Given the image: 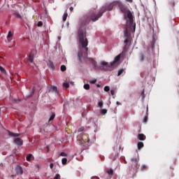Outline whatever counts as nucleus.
Masks as SVG:
<instances>
[{
    "instance_id": "cd10ccee",
    "label": "nucleus",
    "mask_w": 179,
    "mask_h": 179,
    "mask_svg": "<svg viewBox=\"0 0 179 179\" xmlns=\"http://www.w3.org/2000/svg\"><path fill=\"white\" fill-rule=\"evenodd\" d=\"M61 178V176L59 175V173H57L55 175V176L54 177V179H60Z\"/></svg>"
},
{
    "instance_id": "f8f14e48",
    "label": "nucleus",
    "mask_w": 179,
    "mask_h": 179,
    "mask_svg": "<svg viewBox=\"0 0 179 179\" xmlns=\"http://www.w3.org/2000/svg\"><path fill=\"white\" fill-rule=\"evenodd\" d=\"M28 61H29V62H31V63H32L34 61V54H31L29 55Z\"/></svg>"
},
{
    "instance_id": "0eeeda50",
    "label": "nucleus",
    "mask_w": 179,
    "mask_h": 179,
    "mask_svg": "<svg viewBox=\"0 0 179 179\" xmlns=\"http://www.w3.org/2000/svg\"><path fill=\"white\" fill-rule=\"evenodd\" d=\"M14 143H15V145H17L18 146H22V145H23V141H22V139L16 138L14 140Z\"/></svg>"
},
{
    "instance_id": "4be33fe9",
    "label": "nucleus",
    "mask_w": 179,
    "mask_h": 179,
    "mask_svg": "<svg viewBox=\"0 0 179 179\" xmlns=\"http://www.w3.org/2000/svg\"><path fill=\"white\" fill-rule=\"evenodd\" d=\"M31 154H29L27 156V162H30V160H31Z\"/></svg>"
},
{
    "instance_id": "4468645a",
    "label": "nucleus",
    "mask_w": 179,
    "mask_h": 179,
    "mask_svg": "<svg viewBox=\"0 0 179 179\" xmlns=\"http://www.w3.org/2000/svg\"><path fill=\"white\" fill-rule=\"evenodd\" d=\"M97 104H98V107L100 109H101V108H103V106H104V102H103V100H101V101H98Z\"/></svg>"
},
{
    "instance_id": "b1692460",
    "label": "nucleus",
    "mask_w": 179,
    "mask_h": 179,
    "mask_svg": "<svg viewBox=\"0 0 179 179\" xmlns=\"http://www.w3.org/2000/svg\"><path fill=\"white\" fill-rule=\"evenodd\" d=\"M66 162H68V159L66 158H63L62 159V164H66Z\"/></svg>"
},
{
    "instance_id": "c756f323",
    "label": "nucleus",
    "mask_w": 179,
    "mask_h": 179,
    "mask_svg": "<svg viewBox=\"0 0 179 179\" xmlns=\"http://www.w3.org/2000/svg\"><path fill=\"white\" fill-rule=\"evenodd\" d=\"M107 173L109 174V176H113V169L108 170Z\"/></svg>"
},
{
    "instance_id": "9b49d317",
    "label": "nucleus",
    "mask_w": 179,
    "mask_h": 179,
    "mask_svg": "<svg viewBox=\"0 0 179 179\" xmlns=\"http://www.w3.org/2000/svg\"><path fill=\"white\" fill-rule=\"evenodd\" d=\"M104 12V10H103V12L101 13H99L97 16H96V17H92V22H96V20H99V17H100L101 16V15H103V13Z\"/></svg>"
},
{
    "instance_id": "ea45409f",
    "label": "nucleus",
    "mask_w": 179,
    "mask_h": 179,
    "mask_svg": "<svg viewBox=\"0 0 179 179\" xmlns=\"http://www.w3.org/2000/svg\"><path fill=\"white\" fill-rule=\"evenodd\" d=\"M116 104H117V106H121V103H120V101H117V102H116Z\"/></svg>"
},
{
    "instance_id": "473e14b6",
    "label": "nucleus",
    "mask_w": 179,
    "mask_h": 179,
    "mask_svg": "<svg viewBox=\"0 0 179 179\" xmlns=\"http://www.w3.org/2000/svg\"><path fill=\"white\" fill-rule=\"evenodd\" d=\"M10 136H19L18 134L10 133Z\"/></svg>"
},
{
    "instance_id": "39448f33",
    "label": "nucleus",
    "mask_w": 179,
    "mask_h": 179,
    "mask_svg": "<svg viewBox=\"0 0 179 179\" xmlns=\"http://www.w3.org/2000/svg\"><path fill=\"white\" fill-rule=\"evenodd\" d=\"M99 66L100 68H103V69H104V68H108V62L102 60L99 62Z\"/></svg>"
},
{
    "instance_id": "2f4dec72",
    "label": "nucleus",
    "mask_w": 179,
    "mask_h": 179,
    "mask_svg": "<svg viewBox=\"0 0 179 179\" xmlns=\"http://www.w3.org/2000/svg\"><path fill=\"white\" fill-rule=\"evenodd\" d=\"M145 169H147L146 165H142L141 168V170L143 171V170H145Z\"/></svg>"
},
{
    "instance_id": "de8ad7c7",
    "label": "nucleus",
    "mask_w": 179,
    "mask_h": 179,
    "mask_svg": "<svg viewBox=\"0 0 179 179\" xmlns=\"http://www.w3.org/2000/svg\"><path fill=\"white\" fill-rule=\"evenodd\" d=\"M18 17H20V15H18Z\"/></svg>"
},
{
    "instance_id": "c03bdc74",
    "label": "nucleus",
    "mask_w": 179,
    "mask_h": 179,
    "mask_svg": "<svg viewBox=\"0 0 179 179\" xmlns=\"http://www.w3.org/2000/svg\"><path fill=\"white\" fill-rule=\"evenodd\" d=\"M127 2H132V0H127Z\"/></svg>"
},
{
    "instance_id": "8fccbe9b",
    "label": "nucleus",
    "mask_w": 179,
    "mask_h": 179,
    "mask_svg": "<svg viewBox=\"0 0 179 179\" xmlns=\"http://www.w3.org/2000/svg\"><path fill=\"white\" fill-rule=\"evenodd\" d=\"M136 167H138V165H136Z\"/></svg>"
},
{
    "instance_id": "72a5a7b5",
    "label": "nucleus",
    "mask_w": 179,
    "mask_h": 179,
    "mask_svg": "<svg viewBox=\"0 0 179 179\" xmlns=\"http://www.w3.org/2000/svg\"><path fill=\"white\" fill-rule=\"evenodd\" d=\"M0 71L1 72H2L3 73H5V69L2 66H0Z\"/></svg>"
},
{
    "instance_id": "c85d7f7f",
    "label": "nucleus",
    "mask_w": 179,
    "mask_h": 179,
    "mask_svg": "<svg viewBox=\"0 0 179 179\" xmlns=\"http://www.w3.org/2000/svg\"><path fill=\"white\" fill-rule=\"evenodd\" d=\"M63 86H64V87H66V89H68V87H69V83H64L63 84Z\"/></svg>"
},
{
    "instance_id": "79ce46f5",
    "label": "nucleus",
    "mask_w": 179,
    "mask_h": 179,
    "mask_svg": "<svg viewBox=\"0 0 179 179\" xmlns=\"http://www.w3.org/2000/svg\"><path fill=\"white\" fill-rule=\"evenodd\" d=\"M36 169H40V166L38 164L36 165Z\"/></svg>"
},
{
    "instance_id": "09e8293b",
    "label": "nucleus",
    "mask_w": 179,
    "mask_h": 179,
    "mask_svg": "<svg viewBox=\"0 0 179 179\" xmlns=\"http://www.w3.org/2000/svg\"><path fill=\"white\" fill-rule=\"evenodd\" d=\"M142 94H143V92H142Z\"/></svg>"
},
{
    "instance_id": "aec40b11",
    "label": "nucleus",
    "mask_w": 179,
    "mask_h": 179,
    "mask_svg": "<svg viewBox=\"0 0 179 179\" xmlns=\"http://www.w3.org/2000/svg\"><path fill=\"white\" fill-rule=\"evenodd\" d=\"M124 72V69H121L118 71L117 72V76H120L121 75H122V73Z\"/></svg>"
},
{
    "instance_id": "412c9836",
    "label": "nucleus",
    "mask_w": 179,
    "mask_h": 179,
    "mask_svg": "<svg viewBox=\"0 0 179 179\" xmlns=\"http://www.w3.org/2000/svg\"><path fill=\"white\" fill-rule=\"evenodd\" d=\"M51 90H52V92H55V93H58V92L57 90V87H55V86H52Z\"/></svg>"
},
{
    "instance_id": "a19ab883",
    "label": "nucleus",
    "mask_w": 179,
    "mask_h": 179,
    "mask_svg": "<svg viewBox=\"0 0 179 179\" xmlns=\"http://www.w3.org/2000/svg\"><path fill=\"white\" fill-rule=\"evenodd\" d=\"M131 160H132V162H134L135 163L137 162L136 159H131Z\"/></svg>"
},
{
    "instance_id": "f03ea898",
    "label": "nucleus",
    "mask_w": 179,
    "mask_h": 179,
    "mask_svg": "<svg viewBox=\"0 0 179 179\" xmlns=\"http://www.w3.org/2000/svg\"><path fill=\"white\" fill-rule=\"evenodd\" d=\"M120 8L121 12L123 13L124 20L129 25L128 28L124 32V37H128V33H129V31L131 33H135L136 24L134 23V17L132 16V13L126 8L125 6L120 5Z\"/></svg>"
},
{
    "instance_id": "2eb2a0df",
    "label": "nucleus",
    "mask_w": 179,
    "mask_h": 179,
    "mask_svg": "<svg viewBox=\"0 0 179 179\" xmlns=\"http://www.w3.org/2000/svg\"><path fill=\"white\" fill-rule=\"evenodd\" d=\"M138 139L140 141H145V139H146V136H144V134H138Z\"/></svg>"
},
{
    "instance_id": "6e6552de",
    "label": "nucleus",
    "mask_w": 179,
    "mask_h": 179,
    "mask_svg": "<svg viewBox=\"0 0 179 179\" xmlns=\"http://www.w3.org/2000/svg\"><path fill=\"white\" fill-rule=\"evenodd\" d=\"M15 171L17 174H20V176L23 174V169H22V166H17L15 169Z\"/></svg>"
},
{
    "instance_id": "f3484780",
    "label": "nucleus",
    "mask_w": 179,
    "mask_h": 179,
    "mask_svg": "<svg viewBox=\"0 0 179 179\" xmlns=\"http://www.w3.org/2000/svg\"><path fill=\"white\" fill-rule=\"evenodd\" d=\"M66 17H68V13L65 12L63 15V22L66 20Z\"/></svg>"
},
{
    "instance_id": "ddd939ff",
    "label": "nucleus",
    "mask_w": 179,
    "mask_h": 179,
    "mask_svg": "<svg viewBox=\"0 0 179 179\" xmlns=\"http://www.w3.org/2000/svg\"><path fill=\"white\" fill-rule=\"evenodd\" d=\"M47 64L48 66L50 68V69H54V64L51 62V60H48Z\"/></svg>"
},
{
    "instance_id": "4c0bfd02",
    "label": "nucleus",
    "mask_w": 179,
    "mask_h": 179,
    "mask_svg": "<svg viewBox=\"0 0 179 179\" xmlns=\"http://www.w3.org/2000/svg\"><path fill=\"white\" fill-rule=\"evenodd\" d=\"M115 92L114 90H110V94H112V96H114Z\"/></svg>"
},
{
    "instance_id": "a211bd4d",
    "label": "nucleus",
    "mask_w": 179,
    "mask_h": 179,
    "mask_svg": "<svg viewBox=\"0 0 179 179\" xmlns=\"http://www.w3.org/2000/svg\"><path fill=\"white\" fill-rule=\"evenodd\" d=\"M60 69L62 72H65V71H66V66L65 65H62Z\"/></svg>"
},
{
    "instance_id": "37998d69",
    "label": "nucleus",
    "mask_w": 179,
    "mask_h": 179,
    "mask_svg": "<svg viewBox=\"0 0 179 179\" xmlns=\"http://www.w3.org/2000/svg\"><path fill=\"white\" fill-rule=\"evenodd\" d=\"M69 9L71 11H72V10H73V7H70Z\"/></svg>"
},
{
    "instance_id": "5701e85b",
    "label": "nucleus",
    "mask_w": 179,
    "mask_h": 179,
    "mask_svg": "<svg viewBox=\"0 0 179 179\" xmlns=\"http://www.w3.org/2000/svg\"><path fill=\"white\" fill-rule=\"evenodd\" d=\"M96 82H97V79H92L90 80V83H91L92 85H94Z\"/></svg>"
},
{
    "instance_id": "a878e982",
    "label": "nucleus",
    "mask_w": 179,
    "mask_h": 179,
    "mask_svg": "<svg viewBox=\"0 0 179 179\" xmlns=\"http://www.w3.org/2000/svg\"><path fill=\"white\" fill-rule=\"evenodd\" d=\"M104 91L105 92H110V87L109 86H105L104 87Z\"/></svg>"
},
{
    "instance_id": "e433bc0d",
    "label": "nucleus",
    "mask_w": 179,
    "mask_h": 179,
    "mask_svg": "<svg viewBox=\"0 0 179 179\" xmlns=\"http://www.w3.org/2000/svg\"><path fill=\"white\" fill-rule=\"evenodd\" d=\"M143 122H145V123L148 122V117L145 116V117L143 118Z\"/></svg>"
},
{
    "instance_id": "f257e3e1",
    "label": "nucleus",
    "mask_w": 179,
    "mask_h": 179,
    "mask_svg": "<svg viewBox=\"0 0 179 179\" xmlns=\"http://www.w3.org/2000/svg\"><path fill=\"white\" fill-rule=\"evenodd\" d=\"M78 38L80 43V48L78 52V61L82 63V59H83V57H86V54H87V45L89 44L87 38H86V31L85 29L79 30Z\"/></svg>"
},
{
    "instance_id": "6ab92c4d",
    "label": "nucleus",
    "mask_w": 179,
    "mask_h": 179,
    "mask_svg": "<svg viewBox=\"0 0 179 179\" xmlns=\"http://www.w3.org/2000/svg\"><path fill=\"white\" fill-rule=\"evenodd\" d=\"M83 88L85 90H89V89H90V85L89 84H85V85H84Z\"/></svg>"
},
{
    "instance_id": "49530a36",
    "label": "nucleus",
    "mask_w": 179,
    "mask_h": 179,
    "mask_svg": "<svg viewBox=\"0 0 179 179\" xmlns=\"http://www.w3.org/2000/svg\"><path fill=\"white\" fill-rule=\"evenodd\" d=\"M98 87H100V85H97Z\"/></svg>"
},
{
    "instance_id": "dca6fc26",
    "label": "nucleus",
    "mask_w": 179,
    "mask_h": 179,
    "mask_svg": "<svg viewBox=\"0 0 179 179\" xmlns=\"http://www.w3.org/2000/svg\"><path fill=\"white\" fill-rule=\"evenodd\" d=\"M137 146L138 150L142 149V148H143V143L138 142Z\"/></svg>"
},
{
    "instance_id": "1a4fd4ad",
    "label": "nucleus",
    "mask_w": 179,
    "mask_h": 179,
    "mask_svg": "<svg viewBox=\"0 0 179 179\" xmlns=\"http://www.w3.org/2000/svg\"><path fill=\"white\" fill-rule=\"evenodd\" d=\"M107 113H108V110L106 108H102L99 109V115H106V114H107Z\"/></svg>"
},
{
    "instance_id": "393cba45",
    "label": "nucleus",
    "mask_w": 179,
    "mask_h": 179,
    "mask_svg": "<svg viewBox=\"0 0 179 179\" xmlns=\"http://www.w3.org/2000/svg\"><path fill=\"white\" fill-rule=\"evenodd\" d=\"M13 36V35L12 34V32L9 31L7 36V40H9V38H10V37H12Z\"/></svg>"
},
{
    "instance_id": "20e7f679",
    "label": "nucleus",
    "mask_w": 179,
    "mask_h": 179,
    "mask_svg": "<svg viewBox=\"0 0 179 179\" xmlns=\"http://www.w3.org/2000/svg\"><path fill=\"white\" fill-rule=\"evenodd\" d=\"M79 143L81 145V146H87L89 145V139L86 141V138H82L79 140Z\"/></svg>"
},
{
    "instance_id": "bb28decb",
    "label": "nucleus",
    "mask_w": 179,
    "mask_h": 179,
    "mask_svg": "<svg viewBox=\"0 0 179 179\" xmlns=\"http://www.w3.org/2000/svg\"><path fill=\"white\" fill-rule=\"evenodd\" d=\"M54 118H55V115L52 114L50 119H49V121H52V120H54Z\"/></svg>"
},
{
    "instance_id": "f704fd0d",
    "label": "nucleus",
    "mask_w": 179,
    "mask_h": 179,
    "mask_svg": "<svg viewBox=\"0 0 179 179\" xmlns=\"http://www.w3.org/2000/svg\"><path fill=\"white\" fill-rule=\"evenodd\" d=\"M85 130V128L84 127H80V129H78V132H82L83 131Z\"/></svg>"
},
{
    "instance_id": "a18cd8bd",
    "label": "nucleus",
    "mask_w": 179,
    "mask_h": 179,
    "mask_svg": "<svg viewBox=\"0 0 179 179\" xmlns=\"http://www.w3.org/2000/svg\"><path fill=\"white\" fill-rule=\"evenodd\" d=\"M124 43H128V39H126V40L124 41Z\"/></svg>"
},
{
    "instance_id": "7ed1b4c3",
    "label": "nucleus",
    "mask_w": 179,
    "mask_h": 179,
    "mask_svg": "<svg viewBox=\"0 0 179 179\" xmlns=\"http://www.w3.org/2000/svg\"><path fill=\"white\" fill-rule=\"evenodd\" d=\"M122 57V53L119 54L117 55L114 60L110 62V66H117V65H120V59H121V57Z\"/></svg>"
},
{
    "instance_id": "9d476101",
    "label": "nucleus",
    "mask_w": 179,
    "mask_h": 179,
    "mask_svg": "<svg viewBox=\"0 0 179 179\" xmlns=\"http://www.w3.org/2000/svg\"><path fill=\"white\" fill-rule=\"evenodd\" d=\"M116 3H118V2H113L110 4H109L107 7L106 9L108 10H111L113 9V8H114V5H116Z\"/></svg>"
},
{
    "instance_id": "c9c22d12",
    "label": "nucleus",
    "mask_w": 179,
    "mask_h": 179,
    "mask_svg": "<svg viewBox=\"0 0 179 179\" xmlns=\"http://www.w3.org/2000/svg\"><path fill=\"white\" fill-rule=\"evenodd\" d=\"M60 156H62V157H66V156H67V155H66V153H65V152H61L60 153Z\"/></svg>"
},
{
    "instance_id": "423d86ee",
    "label": "nucleus",
    "mask_w": 179,
    "mask_h": 179,
    "mask_svg": "<svg viewBox=\"0 0 179 179\" xmlns=\"http://www.w3.org/2000/svg\"><path fill=\"white\" fill-rule=\"evenodd\" d=\"M90 62L92 64V65L94 66V68L95 69H99V66L97 65V62H95L94 59L90 58L89 59Z\"/></svg>"
},
{
    "instance_id": "58836bf2",
    "label": "nucleus",
    "mask_w": 179,
    "mask_h": 179,
    "mask_svg": "<svg viewBox=\"0 0 179 179\" xmlns=\"http://www.w3.org/2000/svg\"><path fill=\"white\" fill-rule=\"evenodd\" d=\"M50 169H52V168L54 167V164H53V163H51V164H50Z\"/></svg>"
},
{
    "instance_id": "7c9ffc66",
    "label": "nucleus",
    "mask_w": 179,
    "mask_h": 179,
    "mask_svg": "<svg viewBox=\"0 0 179 179\" xmlns=\"http://www.w3.org/2000/svg\"><path fill=\"white\" fill-rule=\"evenodd\" d=\"M38 27H41V26H43V22L39 21L37 24Z\"/></svg>"
}]
</instances>
